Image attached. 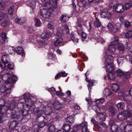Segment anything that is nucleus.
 I'll return each mask as SVG.
<instances>
[{"label":"nucleus","mask_w":132,"mask_h":132,"mask_svg":"<svg viewBox=\"0 0 132 132\" xmlns=\"http://www.w3.org/2000/svg\"><path fill=\"white\" fill-rule=\"evenodd\" d=\"M19 123L18 121L17 120H14L12 121L9 125V128L11 129H13L17 127Z\"/></svg>","instance_id":"9d476101"},{"label":"nucleus","mask_w":132,"mask_h":132,"mask_svg":"<svg viewBox=\"0 0 132 132\" xmlns=\"http://www.w3.org/2000/svg\"><path fill=\"white\" fill-rule=\"evenodd\" d=\"M126 95V94H124L121 93H119V97L120 98V99L121 100H123L125 98V96Z\"/></svg>","instance_id":"69168bd1"},{"label":"nucleus","mask_w":132,"mask_h":132,"mask_svg":"<svg viewBox=\"0 0 132 132\" xmlns=\"http://www.w3.org/2000/svg\"><path fill=\"white\" fill-rule=\"evenodd\" d=\"M118 129V125L116 124L113 125L111 126V131L113 132L117 131Z\"/></svg>","instance_id":"c9c22d12"},{"label":"nucleus","mask_w":132,"mask_h":132,"mask_svg":"<svg viewBox=\"0 0 132 132\" xmlns=\"http://www.w3.org/2000/svg\"><path fill=\"white\" fill-rule=\"evenodd\" d=\"M105 67L106 70L109 73L111 72L114 70V68L113 64H106Z\"/></svg>","instance_id":"0eeeda50"},{"label":"nucleus","mask_w":132,"mask_h":132,"mask_svg":"<svg viewBox=\"0 0 132 132\" xmlns=\"http://www.w3.org/2000/svg\"><path fill=\"white\" fill-rule=\"evenodd\" d=\"M116 74L118 76L120 77L123 75V72L120 69H118L116 71Z\"/></svg>","instance_id":"864d4df0"},{"label":"nucleus","mask_w":132,"mask_h":132,"mask_svg":"<svg viewBox=\"0 0 132 132\" xmlns=\"http://www.w3.org/2000/svg\"><path fill=\"white\" fill-rule=\"evenodd\" d=\"M103 93L104 95L106 96H109L111 95L112 93L111 90L107 88L105 89Z\"/></svg>","instance_id":"f704fd0d"},{"label":"nucleus","mask_w":132,"mask_h":132,"mask_svg":"<svg viewBox=\"0 0 132 132\" xmlns=\"http://www.w3.org/2000/svg\"><path fill=\"white\" fill-rule=\"evenodd\" d=\"M125 9L127 10L130 8L132 6V3L130 2L127 3L125 5Z\"/></svg>","instance_id":"6e6d98bb"},{"label":"nucleus","mask_w":132,"mask_h":132,"mask_svg":"<svg viewBox=\"0 0 132 132\" xmlns=\"http://www.w3.org/2000/svg\"><path fill=\"white\" fill-rule=\"evenodd\" d=\"M125 59L123 57H119L118 59L117 62L119 64H122L125 62Z\"/></svg>","instance_id":"8fccbe9b"},{"label":"nucleus","mask_w":132,"mask_h":132,"mask_svg":"<svg viewBox=\"0 0 132 132\" xmlns=\"http://www.w3.org/2000/svg\"><path fill=\"white\" fill-rule=\"evenodd\" d=\"M2 60L3 62L6 64L7 63L10 61L9 56L8 54H4L2 55Z\"/></svg>","instance_id":"4468645a"},{"label":"nucleus","mask_w":132,"mask_h":132,"mask_svg":"<svg viewBox=\"0 0 132 132\" xmlns=\"http://www.w3.org/2000/svg\"><path fill=\"white\" fill-rule=\"evenodd\" d=\"M63 41V40L62 38H57V39L55 41L54 45L55 46H57Z\"/></svg>","instance_id":"49530a36"},{"label":"nucleus","mask_w":132,"mask_h":132,"mask_svg":"<svg viewBox=\"0 0 132 132\" xmlns=\"http://www.w3.org/2000/svg\"><path fill=\"white\" fill-rule=\"evenodd\" d=\"M41 15L45 18H48L50 16V11L48 9H43L40 10Z\"/></svg>","instance_id":"f03ea898"},{"label":"nucleus","mask_w":132,"mask_h":132,"mask_svg":"<svg viewBox=\"0 0 132 132\" xmlns=\"http://www.w3.org/2000/svg\"><path fill=\"white\" fill-rule=\"evenodd\" d=\"M51 36L50 32L48 30H45L41 34V38L45 39V41H47Z\"/></svg>","instance_id":"7ed1b4c3"},{"label":"nucleus","mask_w":132,"mask_h":132,"mask_svg":"<svg viewBox=\"0 0 132 132\" xmlns=\"http://www.w3.org/2000/svg\"><path fill=\"white\" fill-rule=\"evenodd\" d=\"M87 123H85L82 125L81 128L82 132H87Z\"/></svg>","instance_id":"5fc2aeb1"},{"label":"nucleus","mask_w":132,"mask_h":132,"mask_svg":"<svg viewBox=\"0 0 132 132\" xmlns=\"http://www.w3.org/2000/svg\"><path fill=\"white\" fill-rule=\"evenodd\" d=\"M67 76V74L65 73V72H62L61 73H59L56 75L55 77V79H57L61 76L65 77Z\"/></svg>","instance_id":"473e14b6"},{"label":"nucleus","mask_w":132,"mask_h":132,"mask_svg":"<svg viewBox=\"0 0 132 132\" xmlns=\"http://www.w3.org/2000/svg\"><path fill=\"white\" fill-rule=\"evenodd\" d=\"M112 89L113 91L116 92L119 90V87L117 84H113L112 85Z\"/></svg>","instance_id":"bb28decb"},{"label":"nucleus","mask_w":132,"mask_h":132,"mask_svg":"<svg viewBox=\"0 0 132 132\" xmlns=\"http://www.w3.org/2000/svg\"><path fill=\"white\" fill-rule=\"evenodd\" d=\"M70 37L71 40L74 43H77L78 42V39L76 36L71 34V35Z\"/></svg>","instance_id":"603ef678"},{"label":"nucleus","mask_w":132,"mask_h":132,"mask_svg":"<svg viewBox=\"0 0 132 132\" xmlns=\"http://www.w3.org/2000/svg\"><path fill=\"white\" fill-rule=\"evenodd\" d=\"M116 11L118 13L122 12L125 10L124 6L122 4H117L115 7Z\"/></svg>","instance_id":"20e7f679"},{"label":"nucleus","mask_w":132,"mask_h":132,"mask_svg":"<svg viewBox=\"0 0 132 132\" xmlns=\"http://www.w3.org/2000/svg\"><path fill=\"white\" fill-rule=\"evenodd\" d=\"M117 48L118 50L120 51H123L125 50L124 46L121 43H119L118 45Z\"/></svg>","instance_id":"c03bdc74"},{"label":"nucleus","mask_w":132,"mask_h":132,"mask_svg":"<svg viewBox=\"0 0 132 132\" xmlns=\"http://www.w3.org/2000/svg\"><path fill=\"white\" fill-rule=\"evenodd\" d=\"M104 102V99L103 98H101L96 100V103L97 104H102Z\"/></svg>","instance_id":"680f3d73"},{"label":"nucleus","mask_w":132,"mask_h":132,"mask_svg":"<svg viewBox=\"0 0 132 132\" xmlns=\"http://www.w3.org/2000/svg\"><path fill=\"white\" fill-rule=\"evenodd\" d=\"M119 43V39L118 37H114L111 39V44L112 45H117Z\"/></svg>","instance_id":"dca6fc26"},{"label":"nucleus","mask_w":132,"mask_h":132,"mask_svg":"<svg viewBox=\"0 0 132 132\" xmlns=\"http://www.w3.org/2000/svg\"><path fill=\"white\" fill-rule=\"evenodd\" d=\"M108 112L110 116L112 117L114 116L116 112L113 106H110L108 109Z\"/></svg>","instance_id":"1a4fd4ad"},{"label":"nucleus","mask_w":132,"mask_h":132,"mask_svg":"<svg viewBox=\"0 0 132 132\" xmlns=\"http://www.w3.org/2000/svg\"><path fill=\"white\" fill-rule=\"evenodd\" d=\"M36 119L37 121L39 122L41 121H44L45 120V117L41 115L37 114Z\"/></svg>","instance_id":"393cba45"},{"label":"nucleus","mask_w":132,"mask_h":132,"mask_svg":"<svg viewBox=\"0 0 132 132\" xmlns=\"http://www.w3.org/2000/svg\"><path fill=\"white\" fill-rule=\"evenodd\" d=\"M7 119V115L5 113H0V123H2Z\"/></svg>","instance_id":"412c9836"},{"label":"nucleus","mask_w":132,"mask_h":132,"mask_svg":"<svg viewBox=\"0 0 132 132\" xmlns=\"http://www.w3.org/2000/svg\"><path fill=\"white\" fill-rule=\"evenodd\" d=\"M0 36L3 39H7L6 34L4 32H2L0 35Z\"/></svg>","instance_id":"338daca9"},{"label":"nucleus","mask_w":132,"mask_h":132,"mask_svg":"<svg viewBox=\"0 0 132 132\" xmlns=\"http://www.w3.org/2000/svg\"><path fill=\"white\" fill-rule=\"evenodd\" d=\"M126 116L124 113H121L119 114L117 116V117L120 120H123L126 118Z\"/></svg>","instance_id":"c85d7f7f"},{"label":"nucleus","mask_w":132,"mask_h":132,"mask_svg":"<svg viewBox=\"0 0 132 132\" xmlns=\"http://www.w3.org/2000/svg\"><path fill=\"white\" fill-rule=\"evenodd\" d=\"M53 106L54 108L56 110H60L62 106V104L59 101H56L53 104Z\"/></svg>","instance_id":"423d86ee"},{"label":"nucleus","mask_w":132,"mask_h":132,"mask_svg":"<svg viewBox=\"0 0 132 132\" xmlns=\"http://www.w3.org/2000/svg\"><path fill=\"white\" fill-rule=\"evenodd\" d=\"M132 132V124L126 125L125 131L126 132Z\"/></svg>","instance_id":"7c9ffc66"},{"label":"nucleus","mask_w":132,"mask_h":132,"mask_svg":"<svg viewBox=\"0 0 132 132\" xmlns=\"http://www.w3.org/2000/svg\"><path fill=\"white\" fill-rule=\"evenodd\" d=\"M21 130L22 132H28L29 128L27 125H24L22 127Z\"/></svg>","instance_id":"a18cd8bd"},{"label":"nucleus","mask_w":132,"mask_h":132,"mask_svg":"<svg viewBox=\"0 0 132 132\" xmlns=\"http://www.w3.org/2000/svg\"><path fill=\"white\" fill-rule=\"evenodd\" d=\"M69 18L68 16L64 14H62L60 18V21L61 22H66L68 21Z\"/></svg>","instance_id":"2f4dec72"},{"label":"nucleus","mask_w":132,"mask_h":132,"mask_svg":"<svg viewBox=\"0 0 132 132\" xmlns=\"http://www.w3.org/2000/svg\"><path fill=\"white\" fill-rule=\"evenodd\" d=\"M126 38L129 39L132 37V30H130L127 31L125 34Z\"/></svg>","instance_id":"37998d69"},{"label":"nucleus","mask_w":132,"mask_h":132,"mask_svg":"<svg viewBox=\"0 0 132 132\" xmlns=\"http://www.w3.org/2000/svg\"><path fill=\"white\" fill-rule=\"evenodd\" d=\"M45 114L47 115H49L52 112L51 107L49 106H46L44 109Z\"/></svg>","instance_id":"9b49d317"},{"label":"nucleus","mask_w":132,"mask_h":132,"mask_svg":"<svg viewBox=\"0 0 132 132\" xmlns=\"http://www.w3.org/2000/svg\"><path fill=\"white\" fill-rule=\"evenodd\" d=\"M8 25V22L6 20L2 21L0 24V26L3 28H4Z\"/></svg>","instance_id":"ea45409f"},{"label":"nucleus","mask_w":132,"mask_h":132,"mask_svg":"<svg viewBox=\"0 0 132 132\" xmlns=\"http://www.w3.org/2000/svg\"><path fill=\"white\" fill-rule=\"evenodd\" d=\"M16 102L15 101H12L9 105V109L11 110H16L15 109Z\"/></svg>","instance_id":"4be33fe9"},{"label":"nucleus","mask_w":132,"mask_h":132,"mask_svg":"<svg viewBox=\"0 0 132 132\" xmlns=\"http://www.w3.org/2000/svg\"><path fill=\"white\" fill-rule=\"evenodd\" d=\"M97 126L100 128H102L104 131L105 130L108 128L106 124L103 122H101L99 123Z\"/></svg>","instance_id":"a878e982"},{"label":"nucleus","mask_w":132,"mask_h":132,"mask_svg":"<svg viewBox=\"0 0 132 132\" xmlns=\"http://www.w3.org/2000/svg\"><path fill=\"white\" fill-rule=\"evenodd\" d=\"M26 21V19L24 18H21L20 19H15V21L18 23L21 24L23 23Z\"/></svg>","instance_id":"cd10ccee"},{"label":"nucleus","mask_w":132,"mask_h":132,"mask_svg":"<svg viewBox=\"0 0 132 132\" xmlns=\"http://www.w3.org/2000/svg\"><path fill=\"white\" fill-rule=\"evenodd\" d=\"M14 8V6L13 5L12 6L9 8L8 11V13L9 15H12L13 14Z\"/></svg>","instance_id":"09e8293b"},{"label":"nucleus","mask_w":132,"mask_h":132,"mask_svg":"<svg viewBox=\"0 0 132 132\" xmlns=\"http://www.w3.org/2000/svg\"><path fill=\"white\" fill-rule=\"evenodd\" d=\"M61 29L63 33L68 34L69 33V29L68 27V25L65 24L62 25Z\"/></svg>","instance_id":"f8f14e48"},{"label":"nucleus","mask_w":132,"mask_h":132,"mask_svg":"<svg viewBox=\"0 0 132 132\" xmlns=\"http://www.w3.org/2000/svg\"><path fill=\"white\" fill-rule=\"evenodd\" d=\"M101 16L102 18L109 19L111 15V14L109 12L107 11H102L101 13Z\"/></svg>","instance_id":"39448f33"},{"label":"nucleus","mask_w":132,"mask_h":132,"mask_svg":"<svg viewBox=\"0 0 132 132\" xmlns=\"http://www.w3.org/2000/svg\"><path fill=\"white\" fill-rule=\"evenodd\" d=\"M10 82L12 84L13 86L14 83L17 81V77L16 76L14 75L12 77L10 76Z\"/></svg>","instance_id":"e433bc0d"},{"label":"nucleus","mask_w":132,"mask_h":132,"mask_svg":"<svg viewBox=\"0 0 132 132\" xmlns=\"http://www.w3.org/2000/svg\"><path fill=\"white\" fill-rule=\"evenodd\" d=\"M9 109L8 106L6 105H4L0 108V113L5 114L6 111Z\"/></svg>","instance_id":"6ab92c4d"},{"label":"nucleus","mask_w":132,"mask_h":132,"mask_svg":"<svg viewBox=\"0 0 132 132\" xmlns=\"http://www.w3.org/2000/svg\"><path fill=\"white\" fill-rule=\"evenodd\" d=\"M10 73H7L3 74L2 76L3 80L5 81L6 84L1 87L0 92L3 93V95L4 96L11 93V88L12 87V84L10 81Z\"/></svg>","instance_id":"f257e3e1"},{"label":"nucleus","mask_w":132,"mask_h":132,"mask_svg":"<svg viewBox=\"0 0 132 132\" xmlns=\"http://www.w3.org/2000/svg\"><path fill=\"white\" fill-rule=\"evenodd\" d=\"M113 57L110 55H108L105 59V62L107 64H113Z\"/></svg>","instance_id":"2eb2a0df"},{"label":"nucleus","mask_w":132,"mask_h":132,"mask_svg":"<svg viewBox=\"0 0 132 132\" xmlns=\"http://www.w3.org/2000/svg\"><path fill=\"white\" fill-rule=\"evenodd\" d=\"M35 26L38 27H39L40 25L41 22L40 20L35 18Z\"/></svg>","instance_id":"4d7b16f0"},{"label":"nucleus","mask_w":132,"mask_h":132,"mask_svg":"<svg viewBox=\"0 0 132 132\" xmlns=\"http://www.w3.org/2000/svg\"><path fill=\"white\" fill-rule=\"evenodd\" d=\"M123 80L124 81H126L131 77V74L129 72H127L123 73L122 76Z\"/></svg>","instance_id":"ddd939ff"},{"label":"nucleus","mask_w":132,"mask_h":132,"mask_svg":"<svg viewBox=\"0 0 132 132\" xmlns=\"http://www.w3.org/2000/svg\"><path fill=\"white\" fill-rule=\"evenodd\" d=\"M48 131L50 132H54L56 130V128L53 125H51L48 128Z\"/></svg>","instance_id":"de8ad7c7"},{"label":"nucleus","mask_w":132,"mask_h":132,"mask_svg":"<svg viewBox=\"0 0 132 132\" xmlns=\"http://www.w3.org/2000/svg\"><path fill=\"white\" fill-rule=\"evenodd\" d=\"M16 53L23 56L24 54V51L23 48L21 47L18 46L16 49H15Z\"/></svg>","instance_id":"a211bd4d"},{"label":"nucleus","mask_w":132,"mask_h":132,"mask_svg":"<svg viewBox=\"0 0 132 132\" xmlns=\"http://www.w3.org/2000/svg\"><path fill=\"white\" fill-rule=\"evenodd\" d=\"M66 121L70 123H73L74 121V119L72 116H70L66 118Z\"/></svg>","instance_id":"58836bf2"},{"label":"nucleus","mask_w":132,"mask_h":132,"mask_svg":"<svg viewBox=\"0 0 132 132\" xmlns=\"http://www.w3.org/2000/svg\"><path fill=\"white\" fill-rule=\"evenodd\" d=\"M80 2L82 4V5L84 7L89 6L90 4L87 2L85 0H80Z\"/></svg>","instance_id":"3c124183"},{"label":"nucleus","mask_w":132,"mask_h":132,"mask_svg":"<svg viewBox=\"0 0 132 132\" xmlns=\"http://www.w3.org/2000/svg\"><path fill=\"white\" fill-rule=\"evenodd\" d=\"M108 76L109 78L111 80H113L114 79L116 78L115 75L113 74L111 72L109 73L108 75Z\"/></svg>","instance_id":"13d9d810"},{"label":"nucleus","mask_w":132,"mask_h":132,"mask_svg":"<svg viewBox=\"0 0 132 132\" xmlns=\"http://www.w3.org/2000/svg\"><path fill=\"white\" fill-rule=\"evenodd\" d=\"M95 19L96 20L94 23V24L96 27H99L101 25V23L97 18L96 17Z\"/></svg>","instance_id":"72a5a7b5"},{"label":"nucleus","mask_w":132,"mask_h":132,"mask_svg":"<svg viewBox=\"0 0 132 132\" xmlns=\"http://www.w3.org/2000/svg\"><path fill=\"white\" fill-rule=\"evenodd\" d=\"M23 105L21 103H16L15 109L18 111H20L21 110L22 108H23Z\"/></svg>","instance_id":"a19ab883"},{"label":"nucleus","mask_w":132,"mask_h":132,"mask_svg":"<svg viewBox=\"0 0 132 132\" xmlns=\"http://www.w3.org/2000/svg\"><path fill=\"white\" fill-rule=\"evenodd\" d=\"M54 9H55L57 7V2L58 0H49Z\"/></svg>","instance_id":"4c0bfd02"},{"label":"nucleus","mask_w":132,"mask_h":132,"mask_svg":"<svg viewBox=\"0 0 132 132\" xmlns=\"http://www.w3.org/2000/svg\"><path fill=\"white\" fill-rule=\"evenodd\" d=\"M38 126L40 128L44 127L46 125V122L45 121L39 122Z\"/></svg>","instance_id":"0e129e2a"},{"label":"nucleus","mask_w":132,"mask_h":132,"mask_svg":"<svg viewBox=\"0 0 132 132\" xmlns=\"http://www.w3.org/2000/svg\"><path fill=\"white\" fill-rule=\"evenodd\" d=\"M7 67L10 69L12 70L14 68V64L10 62L8 64Z\"/></svg>","instance_id":"774afa93"},{"label":"nucleus","mask_w":132,"mask_h":132,"mask_svg":"<svg viewBox=\"0 0 132 132\" xmlns=\"http://www.w3.org/2000/svg\"><path fill=\"white\" fill-rule=\"evenodd\" d=\"M24 100L26 103H27L30 101V96L29 94H25L24 95Z\"/></svg>","instance_id":"c756f323"},{"label":"nucleus","mask_w":132,"mask_h":132,"mask_svg":"<svg viewBox=\"0 0 132 132\" xmlns=\"http://www.w3.org/2000/svg\"><path fill=\"white\" fill-rule=\"evenodd\" d=\"M92 109H93L94 111H95L97 113H98L97 115L98 114H102V113L100 111V106L97 105H93L92 106Z\"/></svg>","instance_id":"6e6552de"},{"label":"nucleus","mask_w":132,"mask_h":132,"mask_svg":"<svg viewBox=\"0 0 132 132\" xmlns=\"http://www.w3.org/2000/svg\"><path fill=\"white\" fill-rule=\"evenodd\" d=\"M126 109L125 110V111H127L128 112L132 111V104H128L126 106Z\"/></svg>","instance_id":"052dcab7"},{"label":"nucleus","mask_w":132,"mask_h":132,"mask_svg":"<svg viewBox=\"0 0 132 132\" xmlns=\"http://www.w3.org/2000/svg\"><path fill=\"white\" fill-rule=\"evenodd\" d=\"M117 106L118 109L119 110H125V104L124 103L122 102H120L118 103L117 104Z\"/></svg>","instance_id":"f3484780"},{"label":"nucleus","mask_w":132,"mask_h":132,"mask_svg":"<svg viewBox=\"0 0 132 132\" xmlns=\"http://www.w3.org/2000/svg\"><path fill=\"white\" fill-rule=\"evenodd\" d=\"M126 121L132 123V116L131 115H127L126 116Z\"/></svg>","instance_id":"bf43d9fd"},{"label":"nucleus","mask_w":132,"mask_h":132,"mask_svg":"<svg viewBox=\"0 0 132 132\" xmlns=\"http://www.w3.org/2000/svg\"><path fill=\"white\" fill-rule=\"evenodd\" d=\"M71 126L70 124H65L64 125L62 128L65 132H69L71 129Z\"/></svg>","instance_id":"b1692460"},{"label":"nucleus","mask_w":132,"mask_h":132,"mask_svg":"<svg viewBox=\"0 0 132 132\" xmlns=\"http://www.w3.org/2000/svg\"><path fill=\"white\" fill-rule=\"evenodd\" d=\"M84 123H82L81 124H79L78 125H76L74 126V128L75 129H76L77 131H78L79 129H80L81 125H82Z\"/></svg>","instance_id":"e2e57ef3"},{"label":"nucleus","mask_w":132,"mask_h":132,"mask_svg":"<svg viewBox=\"0 0 132 132\" xmlns=\"http://www.w3.org/2000/svg\"><path fill=\"white\" fill-rule=\"evenodd\" d=\"M43 5L44 7H47L48 8L50 9L52 11L54 10V9L53 7V6L52 4V3H51L49 1L48 2L45 3Z\"/></svg>","instance_id":"5701e85b"},{"label":"nucleus","mask_w":132,"mask_h":132,"mask_svg":"<svg viewBox=\"0 0 132 132\" xmlns=\"http://www.w3.org/2000/svg\"><path fill=\"white\" fill-rule=\"evenodd\" d=\"M18 112V111L16 110H11V117L12 119H14L17 117L18 116L17 114H16V112Z\"/></svg>","instance_id":"aec40b11"},{"label":"nucleus","mask_w":132,"mask_h":132,"mask_svg":"<svg viewBox=\"0 0 132 132\" xmlns=\"http://www.w3.org/2000/svg\"><path fill=\"white\" fill-rule=\"evenodd\" d=\"M114 45H111L109 46L108 47V50L110 53H112L115 51L116 48L114 46Z\"/></svg>","instance_id":"79ce46f5"}]
</instances>
